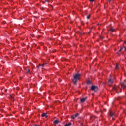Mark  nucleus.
Returning <instances> with one entry per match:
<instances>
[{
	"mask_svg": "<svg viewBox=\"0 0 126 126\" xmlns=\"http://www.w3.org/2000/svg\"><path fill=\"white\" fill-rule=\"evenodd\" d=\"M78 115H79V114L76 113V114H75L74 116H75V118H77V117H78Z\"/></svg>",
	"mask_w": 126,
	"mask_h": 126,
	"instance_id": "obj_15",
	"label": "nucleus"
},
{
	"mask_svg": "<svg viewBox=\"0 0 126 126\" xmlns=\"http://www.w3.org/2000/svg\"><path fill=\"white\" fill-rule=\"evenodd\" d=\"M80 76H81V75L79 73L75 74L74 75L73 79H72L74 85H77V81L80 79Z\"/></svg>",
	"mask_w": 126,
	"mask_h": 126,
	"instance_id": "obj_1",
	"label": "nucleus"
},
{
	"mask_svg": "<svg viewBox=\"0 0 126 126\" xmlns=\"http://www.w3.org/2000/svg\"><path fill=\"white\" fill-rule=\"evenodd\" d=\"M45 2H49V0H45Z\"/></svg>",
	"mask_w": 126,
	"mask_h": 126,
	"instance_id": "obj_23",
	"label": "nucleus"
},
{
	"mask_svg": "<svg viewBox=\"0 0 126 126\" xmlns=\"http://www.w3.org/2000/svg\"><path fill=\"white\" fill-rule=\"evenodd\" d=\"M87 84L88 85L91 84V81L90 80L88 81L87 82Z\"/></svg>",
	"mask_w": 126,
	"mask_h": 126,
	"instance_id": "obj_14",
	"label": "nucleus"
},
{
	"mask_svg": "<svg viewBox=\"0 0 126 126\" xmlns=\"http://www.w3.org/2000/svg\"><path fill=\"white\" fill-rule=\"evenodd\" d=\"M30 71V70H29V69H28L27 70V73H29V72Z\"/></svg>",
	"mask_w": 126,
	"mask_h": 126,
	"instance_id": "obj_19",
	"label": "nucleus"
},
{
	"mask_svg": "<svg viewBox=\"0 0 126 126\" xmlns=\"http://www.w3.org/2000/svg\"><path fill=\"white\" fill-rule=\"evenodd\" d=\"M53 124H55V125H57V124H59V120H56L53 122Z\"/></svg>",
	"mask_w": 126,
	"mask_h": 126,
	"instance_id": "obj_8",
	"label": "nucleus"
},
{
	"mask_svg": "<svg viewBox=\"0 0 126 126\" xmlns=\"http://www.w3.org/2000/svg\"><path fill=\"white\" fill-rule=\"evenodd\" d=\"M115 69H119V64H116V66H115Z\"/></svg>",
	"mask_w": 126,
	"mask_h": 126,
	"instance_id": "obj_13",
	"label": "nucleus"
},
{
	"mask_svg": "<svg viewBox=\"0 0 126 126\" xmlns=\"http://www.w3.org/2000/svg\"><path fill=\"white\" fill-rule=\"evenodd\" d=\"M100 38L103 39V37H102V36H101V37H100Z\"/></svg>",
	"mask_w": 126,
	"mask_h": 126,
	"instance_id": "obj_25",
	"label": "nucleus"
},
{
	"mask_svg": "<svg viewBox=\"0 0 126 126\" xmlns=\"http://www.w3.org/2000/svg\"><path fill=\"white\" fill-rule=\"evenodd\" d=\"M78 34H79V35H82V32H78Z\"/></svg>",
	"mask_w": 126,
	"mask_h": 126,
	"instance_id": "obj_21",
	"label": "nucleus"
},
{
	"mask_svg": "<svg viewBox=\"0 0 126 126\" xmlns=\"http://www.w3.org/2000/svg\"><path fill=\"white\" fill-rule=\"evenodd\" d=\"M71 125H72L71 122H70V123H69L68 124H65V126H71Z\"/></svg>",
	"mask_w": 126,
	"mask_h": 126,
	"instance_id": "obj_10",
	"label": "nucleus"
},
{
	"mask_svg": "<svg viewBox=\"0 0 126 126\" xmlns=\"http://www.w3.org/2000/svg\"><path fill=\"white\" fill-rule=\"evenodd\" d=\"M111 0H108V1H111Z\"/></svg>",
	"mask_w": 126,
	"mask_h": 126,
	"instance_id": "obj_26",
	"label": "nucleus"
},
{
	"mask_svg": "<svg viewBox=\"0 0 126 126\" xmlns=\"http://www.w3.org/2000/svg\"><path fill=\"white\" fill-rule=\"evenodd\" d=\"M90 18V15H89L87 16V19H89Z\"/></svg>",
	"mask_w": 126,
	"mask_h": 126,
	"instance_id": "obj_17",
	"label": "nucleus"
},
{
	"mask_svg": "<svg viewBox=\"0 0 126 126\" xmlns=\"http://www.w3.org/2000/svg\"><path fill=\"white\" fill-rule=\"evenodd\" d=\"M122 50H123V48H121L119 50V52H117V55H120V52H121L122 51Z\"/></svg>",
	"mask_w": 126,
	"mask_h": 126,
	"instance_id": "obj_11",
	"label": "nucleus"
},
{
	"mask_svg": "<svg viewBox=\"0 0 126 126\" xmlns=\"http://www.w3.org/2000/svg\"><path fill=\"white\" fill-rule=\"evenodd\" d=\"M45 65H47V63H44L43 64H39L38 66H37V69H39L40 67L43 68L45 66Z\"/></svg>",
	"mask_w": 126,
	"mask_h": 126,
	"instance_id": "obj_3",
	"label": "nucleus"
},
{
	"mask_svg": "<svg viewBox=\"0 0 126 126\" xmlns=\"http://www.w3.org/2000/svg\"><path fill=\"white\" fill-rule=\"evenodd\" d=\"M90 0V1H91V2L94 1V0Z\"/></svg>",
	"mask_w": 126,
	"mask_h": 126,
	"instance_id": "obj_22",
	"label": "nucleus"
},
{
	"mask_svg": "<svg viewBox=\"0 0 126 126\" xmlns=\"http://www.w3.org/2000/svg\"><path fill=\"white\" fill-rule=\"evenodd\" d=\"M121 85L123 89H125V88H126V83H125V81H123L122 83H121Z\"/></svg>",
	"mask_w": 126,
	"mask_h": 126,
	"instance_id": "obj_4",
	"label": "nucleus"
},
{
	"mask_svg": "<svg viewBox=\"0 0 126 126\" xmlns=\"http://www.w3.org/2000/svg\"><path fill=\"white\" fill-rule=\"evenodd\" d=\"M124 49H125V51H126V47H124Z\"/></svg>",
	"mask_w": 126,
	"mask_h": 126,
	"instance_id": "obj_27",
	"label": "nucleus"
},
{
	"mask_svg": "<svg viewBox=\"0 0 126 126\" xmlns=\"http://www.w3.org/2000/svg\"><path fill=\"white\" fill-rule=\"evenodd\" d=\"M96 118V116H91L90 118L91 120H94Z\"/></svg>",
	"mask_w": 126,
	"mask_h": 126,
	"instance_id": "obj_12",
	"label": "nucleus"
},
{
	"mask_svg": "<svg viewBox=\"0 0 126 126\" xmlns=\"http://www.w3.org/2000/svg\"><path fill=\"white\" fill-rule=\"evenodd\" d=\"M87 99V97H85V98H82L81 100H80V102L81 103H84V101H86V99Z\"/></svg>",
	"mask_w": 126,
	"mask_h": 126,
	"instance_id": "obj_5",
	"label": "nucleus"
},
{
	"mask_svg": "<svg viewBox=\"0 0 126 126\" xmlns=\"http://www.w3.org/2000/svg\"><path fill=\"white\" fill-rule=\"evenodd\" d=\"M71 118H72V119H75V116L74 115H72V116H71Z\"/></svg>",
	"mask_w": 126,
	"mask_h": 126,
	"instance_id": "obj_18",
	"label": "nucleus"
},
{
	"mask_svg": "<svg viewBox=\"0 0 126 126\" xmlns=\"http://www.w3.org/2000/svg\"><path fill=\"white\" fill-rule=\"evenodd\" d=\"M91 89L92 91H94L95 92H97V91L99 90V88L98 87V86L93 85V86H92Z\"/></svg>",
	"mask_w": 126,
	"mask_h": 126,
	"instance_id": "obj_2",
	"label": "nucleus"
},
{
	"mask_svg": "<svg viewBox=\"0 0 126 126\" xmlns=\"http://www.w3.org/2000/svg\"><path fill=\"white\" fill-rule=\"evenodd\" d=\"M110 117H113V116H114V113L111 112V113H110Z\"/></svg>",
	"mask_w": 126,
	"mask_h": 126,
	"instance_id": "obj_16",
	"label": "nucleus"
},
{
	"mask_svg": "<svg viewBox=\"0 0 126 126\" xmlns=\"http://www.w3.org/2000/svg\"><path fill=\"white\" fill-rule=\"evenodd\" d=\"M10 97H11V98L13 99V96L10 95Z\"/></svg>",
	"mask_w": 126,
	"mask_h": 126,
	"instance_id": "obj_24",
	"label": "nucleus"
},
{
	"mask_svg": "<svg viewBox=\"0 0 126 126\" xmlns=\"http://www.w3.org/2000/svg\"><path fill=\"white\" fill-rule=\"evenodd\" d=\"M109 31H111V32H114V31H115V29L114 28H111L109 29Z\"/></svg>",
	"mask_w": 126,
	"mask_h": 126,
	"instance_id": "obj_9",
	"label": "nucleus"
},
{
	"mask_svg": "<svg viewBox=\"0 0 126 126\" xmlns=\"http://www.w3.org/2000/svg\"><path fill=\"white\" fill-rule=\"evenodd\" d=\"M114 82V80L112 79H110L108 80V83H109L110 84H112V83H113Z\"/></svg>",
	"mask_w": 126,
	"mask_h": 126,
	"instance_id": "obj_6",
	"label": "nucleus"
},
{
	"mask_svg": "<svg viewBox=\"0 0 126 126\" xmlns=\"http://www.w3.org/2000/svg\"><path fill=\"white\" fill-rule=\"evenodd\" d=\"M41 116L44 117H45V118H48V115H47V114L44 113L41 115Z\"/></svg>",
	"mask_w": 126,
	"mask_h": 126,
	"instance_id": "obj_7",
	"label": "nucleus"
},
{
	"mask_svg": "<svg viewBox=\"0 0 126 126\" xmlns=\"http://www.w3.org/2000/svg\"><path fill=\"white\" fill-rule=\"evenodd\" d=\"M113 89H114V90H117V87H114Z\"/></svg>",
	"mask_w": 126,
	"mask_h": 126,
	"instance_id": "obj_20",
	"label": "nucleus"
}]
</instances>
